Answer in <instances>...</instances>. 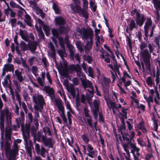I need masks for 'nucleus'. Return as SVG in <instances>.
<instances>
[{"mask_svg": "<svg viewBox=\"0 0 160 160\" xmlns=\"http://www.w3.org/2000/svg\"><path fill=\"white\" fill-rule=\"evenodd\" d=\"M24 113L23 111H21L19 118H16V124L12 125L11 129V131L12 130L14 131H16L17 130L18 128H19L20 124L21 125L22 131L24 140L25 147L28 152L30 153L31 152V150L33 148L32 142L29 140L30 126V125L27 124L24 125ZM10 128H11L10 127ZM11 132H12L11 131Z\"/></svg>", "mask_w": 160, "mask_h": 160, "instance_id": "obj_1", "label": "nucleus"}, {"mask_svg": "<svg viewBox=\"0 0 160 160\" xmlns=\"http://www.w3.org/2000/svg\"><path fill=\"white\" fill-rule=\"evenodd\" d=\"M76 32L79 33L82 39L87 40L86 44L84 47L85 53H87L91 50L93 45V31L90 28H78Z\"/></svg>", "mask_w": 160, "mask_h": 160, "instance_id": "obj_2", "label": "nucleus"}, {"mask_svg": "<svg viewBox=\"0 0 160 160\" xmlns=\"http://www.w3.org/2000/svg\"><path fill=\"white\" fill-rule=\"evenodd\" d=\"M6 118V126L5 129H11V120L12 118L11 113L8 108L0 110V128L2 131L4 129L5 118Z\"/></svg>", "mask_w": 160, "mask_h": 160, "instance_id": "obj_3", "label": "nucleus"}, {"mask_svg": "<svg viewBox=\"0 0 160 160\" xmlns=\"http://www.w3.org/2000/svg\"><path fill=\"white\" fill-rule=\"evenodd\" d=\"M106 103L108 108L110 110L112 109L114 114H116V112L115 110H118L119 109L122 108V112L123 113V115L126 116L127 115V111L128 108L124 109L123 107L122 108V105L119 103H116L112 100L109 99H105Z\"/></svg>", "mask_w": 160, "mask_h": 160, "instance_id": "obj_4", "label": "nucleus"}, {"mask_svg": "<svg viewBox=\"0 0 160 160\" xmlns=\"http://www.w3.org/2000/svg\"><path fill=\"white\" fill-rule=\"evenodd\" d=\"M128 136H129V135L126 133L122 135V139L124 142V143L122 144V146L127 154L130 155L129 151L130 146H131V144H133L134 143H132L131 141L132 139L131 138H128Z\"/></svg>", "mask_w": 160, "mask_h": 160, "instance_id": "obj_5", "label": "nucleus"}, {"mask_svg": "<svg viewBox=\"0 0 160 160\" xmlns=\"http://www.w3.org/2000/svg\"><path fill=\"white\" fill-rule=\"evenodd\" d=\"M151 54L147 49L143 50L141 52L142 57L145 63L146 69L149 71L150 70L151 68L150 64Z\"/></svg>", "mask_w": 160, "mask_h": 160, "instance_id": "obj_6", "label": "nucleus"}, {"mask_svg": "<svg viewBox=\"0 0 160 160\" xmlns=\"http://www.w3.org/2000/svg\"><path fill=\"white\" fill-rule=\"evenodd\" d=\"M82 85L85 91H87L90 96L92 97L93 96V88L91 82L86 78L81 80Z\"/></svg>", "mask_w": 160, "mask_h": 160, "instance_id": "obj_7", "label": "nucleus"}, {"mask_svg": "<svg viewBox=\"0 0 160 160\" xmlns=\"http://www.w3.org/2000/svg\"><path fill=\"white\" fill-rule=\"evenodd\" d=\"M43 90L48 94V95L50 97L52 102H54L56 105H57V102L58 101H60V103H62V102L60 99L55 98L54 94V91L52 88L49 86H46L44 87Z\"/></svg>", "mask_w": 160, "mask_h": 160, "instance_id": "obj_8", "label": "nucleus"}, {"mask_svg": "<svg viewBox=\"0 0 160 160\" xmlns=\"http://www.w3.org/2000/svg\"><path fill=\"white\" fill-rule=\"evenodd\" d=\"M32 98L33 102L35 103L34 105H38V107L43 109V106L45 105V103L42 96L39 94H34Z\"/></svg>", "mask_w": 160, "mask_h": 160, "instance_id": "obj_9", "label": "nucleus"}, {"mask_svg": "<svg viewBox=\"0 0 160 160\" xmlns=\"http://www.w3.org/2000/svg\"><path fill=\"white\" fill-rule=\"evenodd\" d=\"M70 6L71 10L74 12H80L85 19L88 18V13L86 11L87 9H82L79 5H77L76 6H74V5L72 4H70Z\"/></svg>", "mask_w": 160, "mask_h": 160, "instance_id": "obj_10", "label": "nucleus"}, {"mask_svg": "<svg viewBox=\"0 0 160 160\" xmlns=\"http://www.w3.org/2000/svg\"><path fill=\"white\" fill-rule=\"evenodd\" d=\"M130 148H131V153H132L134 160H139V158L142 156L139 153L140 148L137 146L135 143L131 144Z\"/></svg>", "mask_w": 160, "mask_h": 160, "instance_id": "obj_11", "label": "nucleus"}, {"mask_svg": "<svg viewBox=\"0 0 160 160\" xmlns=\"http://www.w3.org/2000/svg\"><path fill=\"white\" fill-rule=\"evenodd\" d=\"M111 81L110 78L105 77H103L99 81V84L104 91H108L109 88Z\"/></svg>", "mask_w": 160, "mask_h": 160, "instance_id": "obj_12", "label": "nucleus"}, {"mask_svg": "<svg viewBox=\"0 0 160 160\" xmlns=\"http://www.w3.org/2000/svg\"><path fill=\"white\" fill-rule=\"evenodd\" d=\"M34 143H35V149L38 154H40L42 157L45 158V153L46 152L48 153V151L43 146L41 147L40 148L39 145L38 143H36V140H34Z\"/></svg>", "mask_w": 160, "mask_h": 160, "instance_id": "obj_13", "label": "nucleus"}, {"mask_svg": "<svg viewBox=\"0 0 160 160\" xmlns=\"http://www.w3.org/2000/svg\"><path fill=\"white\" fill-rule=\"evenodd\" d=\"M41 140L45 146L48 147L49 148H53V144L51 138H47L46 136L42 135L41 137Z\"/></svg>", "mask_w": 160, "mask_h": 160, "instance_id": "obj_14", "label": "nucleus"}, {"mask_svg": "<svg viewBox=\"0 0 160 160\" xmlns=\"http://www.w3.org/2000/svg\"><path fill=\"white\" fill-rule=\"evenodd\" d=\"M38 129L34 126L32 127L31 128V133L34 138L37 141L39 142L41 141V137L43 134L39 131L37 132Z\"/></svg>", "mask_w": 160, "mask_h": 160, "instance_id": "obj_15", "label": "nucleus"}, {"mask_svg": "<svg viewBox=\"0 0 160 160\" xmlns=\"http://www.w3.org/2000/svg\"><path fill=\"white\" fill-rule=\"evenodd\" d=\"M57 105L59 110V113L62 118L64 123L67 122V119L65 116L64 110V108L63 105L62 103H60V101H58L57 102Z\"/></svg>", "mask_w": 160, "mask_h": 160, "instance_id": "obj_16", "label": "nucleus"}, {"mask_svg": "<svg viewBox=\"0 0 160 160\" xmlns=\"http://www.w3.org/2000/svg\"><path fill=\"white\" fill-rule=\"evenodd\" d=\"M152 22L150 18H147L144 27L145 35L146 37L148 35V30L151 27L152 28Z\"/></svg>", "mask_w": 160, "mask_h": 160, "instance_id": "obj_17", "label": "nucleus"}, {"mask_svg": "<svg viewBox=\"0 0 160 160\" xmlns=\"http://www.w3.org/2000/svg\"><path fill=\"white\" fill-rule=\"evenodd\" d=\"M63 85L66 87L67 90L71 93L72 96L74 98L76 94L75 90L72 86L69 85L68 80L65 79L64 81Z\"/></svg>", "mask_w": 160, "mask_h": 160, "instance_id": "obj_18", "label": "nucleus"}, {"mask_svg": "<svg viewBox=\"0 0 160 160\" xmlns=\"http://www.w3.org/2000/svg\"><path fill=\"white\" fill-rule=\"evenodd\" d=\"M22 141V140L19 139H16L14 141L12 151L13 153H15V156L18 153L19 150L18 145V144L20 143Z\"/></svg>", "mask_w": 160, "mask_h": 160, "instance_id": "obj_19", "label": "nucleus"}, {"mask_svg": "<svg viewBox=\"0 0 160 160\" xmlns=\"http://www.w3.org/2000/svg\"><path fill=\"white\" fill-rule=\"evenodd\" d=\"M99 103V102L97 100L95 99L94 100L93 105L94 108L92 110V112L95 119H96L98 118Z\"/></svg>", "mask_w": 160, "mask_h": 160, "instance_id": "obj_20", "label": "nucleus"}, {"mask_svg": "<svg viewBox=\"0 0 160 160\" xmlns=\"http://www.w3.org/2000/svg\"><path fill=\"white\" fill-rule=\"evenodd\" d=\"M136 21L137 24L140 27H142L143 24L145 21V18L144 15L142 14L136 17Z\"/></svg>", "mask_w": 160, "mask_h": 160, "instance_id": "obj_21", "label": "nucleus"}, {"mask_svg": "<svg viewBox=\"0 0 160 160\" xmlns=\"http://www.w3.org/2000/svg\"><path fill=\"white\" fill-rule=\"evenodd\" d=\"M87 151L88 152V153H87V154L90 157L93 158V156L95 153L93 150V148L91 145L90 144H88L87 145Z\"/></svg>", "mask_w": 160, "mask_h": 160, "instance_id": "obj_22", "label": "nucleus"}, {"mask_svg": "<svg viewBox=\"0 0 160 160\" xmlns=\"http://www.w3.org/2000/svg\"><path fill=\"white\" fill-rule=\"evenodd\" d=\"M70 69L72 70L76 71L78 75H81V68L79 64H78L76 65H72L70 66Z\"/></svg>", "mask_w": 160, "mask_h": 160, "instance_id": "obj_23", "label": "nucleus"}, {"mask_svg": "<svg viewBox=\"0 0 160 160\" xmlns=\"http://www.w3.org/2000/svg\"><path fill=\"white\" fill-rule=\"evenodd\" d=\"M128 27H129V29L130 30L131 32L134 29L137 28V24L136 23L134 20L133 19L130 20L129 21H128Z\"/></svg>", "mask_w": 160, "mask_h": 160, "instance_id": "obj_24", "label": "nucleus"}, {"mask_svg": "<svg viewBox=\"0 0 160 160\" xmlns=\"http://www.w3.org/2000/svg\"><path fill=\"white\" fill-rule=\"evenodd\" d=\"M38 44L37 41L31 42L28 44V49L32 52H34L37 49Z\"/></svg>", "mask_w": 160, "mask_h": 160, "instance_id": "obj_25", "label": "nucleus"}, {"mask_svg": "<svg viewBox=\"0 0 160 160\" xmlns=\"http://www.w3.org/2000/svg\"><path fill=\"white\" fill-rule=\"evenodd\" d=\"M3 68L7 72H12L13 73L14 71V66L12 64L7 63L4 66Z\"/></svg>", "mask_w": 160, "mask_h": 160, "instance_id": "obj_26", "label": "nucleus"}, {"mask_svg": "<svg viewBox=\"0 0 160 160\" xmlns=\"http://www.w3.org/2000/svg\"><path fill=\"white\" fill-rule=\"evenodd\" d=\"M55 21L57 25L60 26H63L66 23L65 20L61 17H56Z\"/></svg>", "mask_w": 160, "mask_h": 160, "instance_id": "obj_27", "label": "nucleus"}, {"mask_svg": "<svg viewBox=\"0 0 160 160\" xmlns=\"http://www.w3.org/2000/svg\"><path fill=\"white\" fill-rule=\"evenodd\" d=\"M15 74L14 75L16 76L18 80L20 82H22L24 80L23 77L22 75L21 72H20L18 69H16L15 71Z\"/></svg>", "mask_w": 160, "mask_h": 160, "instance_id": "obj_28", "label": "nucleus"}, {"mask_svg": "<svg viewBox=\"0 0 160 160\" xmlns=\"http://www.w3.org/2000/svg\"><path fill=\"white\" fill-rule=\"evenodd\" d=\"M25 18L24 21L26 23V24L30 27H32L33 26L32 23V20L30 16L28 14H26L25 15Z\"/></svg>", "mask_w": 160, "mask_h": 160, "instance_id": "obj_29", "label": "nucleus"}, {"mask_svg": "<svg viewBox=\"0 0 160 160\" xmlns=\"http://www.w3.org/2000/svg\"><path fill=\"white\" fill-rule=\"evenodd\" d=\"M34 108L35 110L34 113L35 114L34 118H37V119H38V118L40 117L39 112H41L42 110L43 109H42L41 108L38 107V105H34Z\"/></svg>", "mask_w": 160, "mask_h": 160, "instance_id": "obj_30", "label": "nucleus"}, {"mask_svg": "<svg viewBox=\"0 0 160 160\" xmlns=\"http://www.w3.org/2000/svg\"><path fill=\"white\" fill-rule=\"evenodd\" d=\"M68 48L70 53V58L73 59L74 58V53L75 52V48L71 45H67Z\"/></svg>", "mask_w": 160, "mask_h": 160, "instance_id": "obj_31", "label": "nucleus"}, {"mask_svg": "<svg viewBox=\"0 0 160 160\" xmlns=\"http://www.w3.org/2000/svg\"><path fill=\"white\" fill-rule=\"evenodd\" d=\"M22 94L24 100L27 102V101H30V98L29 97L28 93L27 91L25 90L23 91Z\"/></svg>", "mask_w": 160, "mask_h": 160, "instance_id": "obj_32", "label": "nucleus"}, {"mask_svg": "<svg viewBox=\"0 0 160 160\" xmlns=\"http://www.w3.org/2000/svg\"><path fill=\"white\" fill-rule=\"evenodd\" d=\"M137 126L138 128L141 130L142 132L144 133H146L147 132V130L144 127V122L143 121L140 122Z\"/></svg>", "mask_w": 160, "mask_h": 160, "instance_id": "obj_33", "label": "nucleus"}, {"mask_svg": "<svg viewBox=\"0 0 160 160\" xmlns=\"http://www.w3.org/2000/svg\"><path fill=\"white\" fill-rule=\"evenodd\" d=\"M131 33H129V35L128 36L127 34H126L125 33L124 35H125L126 38V41H127V44L128 45L129 48L130 49L132 50V42L131 41Z\"/></svg>", "mask_w": 160, "mask_h": 160, "instance_id": "obj_34", "label": "nucleus"}, {"mask_svg": "<svg viewBox=\"0 0 160 160\" xmlns=\"http://www.w3.org/2000/svg\"><path fill=\"white\" fill-rule=\"evenodd\" d=\"M41 60V62L43 64V67L46 68H48L49 63L47 58L44 56H42Z\"/></svg>", "mask_w": 160, "mask_h": 160, "instance_id": "obj_35", "label": "nucleus"}, {"mask_svg": "<svg viewBox=\"0 0 160 160\" xmlns=\"http://www.w3.org/2000/svg\"><path fill=\"white\" fill-rule=\"evenodd\" d=\"M29 3L31 5V7L33 9L37 12L40 8L36 3L33 1H29Z\"/></svg>", "mask_w": 160, "mask_h": 160, "instance_id": "obj_36", "label": "nucleus"}, {"mask_svg": "<svg viewBox=\"0 0 160 160\" xmlns=\"http://www.w3.org/2000/svg\"><path fill=\"white\" fill-rule=\"evenodd\" d=\"M154 100L156 105H159L160 104V97L159 93L158 91L155 92V95H154Z\"/></svg>", "mask_w": 160, "mask_h": 160, "instance_id": "obj_37", "label": "nucleus"}, {"mask_svg": "<svg viewBox=\"0 0 160 160\" xmlns=\"http://www.w3.org/2000/svg\"><path fill=\"white\" fill-rule=\"evenodd\" d=\"M95 2L94 0L93 1L92 0L89 1V8H91L92 11L93 12L96 11L97 8V6L95 4Z\"/></svg>", "mask_w": 160, "mask_h": 160, "instance_id": "obj_38", "label": "nucleus"}, {"mask_svg": "<svg viewBox=\"0 0 160 160\" xmlns=\"http://www.w3.org/2000/svg\"><path fill=\"white\" fill-rule=\"evenodd\" d=\"M9 4L11 7L12 8H18L21 10H24L22 8L12 1H10Z\"/></svg>", "mask_w": 160, "mask_h": 160, "instance_id": "obj_39", "label": "nucleus"}, {"mask_svg": "<svg viewBox=\"0 0 160 160\" xmlns=\"http://www.w3.org/2000/svg\"><path fill=\"white\" fill-rule=\"evenodd\" d=\"M36 28L37 31L38 32V36L39 38L41 39H44V35L41 28H38V27Z\"/></svg>", "mask_w": 160, "mask_h": 160, "instance_id": "obj_40", "label": "nucleus"}, {"mask_svg": "<svg viewBox=\"0 0 160 160\" xmlns=\"http://www.w3.org/2000/svg\"><path fill=\"white\" fill-rule=\"evenodd\" d=\"M114 68L113 70L114 71L115 73L116 74H118L120 76V72L119 70V66H118L117 64L116 60H115V62L113 63Z\"/></svg>", "mask_w": 160, "mask_h": 160, "instance_id": "obj_41", "label": "nucleus"}, {"mask_svg": "<svg viewBox=\"0 0 160 160\" xmlns=\"http://www.w3.org/2000/svg\"><path fill=\"white\" fill-rule=\"evenodd\" d=\"M76 45L77 48L79 49L81 52H82L83 51V44L80 41H77L76 42Z\"/></svg>", "mask_w": 160, "mask_h": 160, "instance_id": "obj_42", "label": "nucleus"}, {"mask_svg": "<svg viewBox=\"0 0 160 160\" xmlns=\"http://www.w3.org/2000/svg\"><path fill=\"white\" fill-rule=\"evenodd\" d=\"M32 71L33 74L36 78L39 76L38 74V69L36 66H33L32 67Z\"/></svg>", "mask_w": 160, "mask_h": 160, "instance_id": "obj_43", "label": "nucleus"}, {"mask_svg": "<svg viewBox=\"0 0 160 160\" xmlns=\"http://www.w3.org/2000/svg\"><path fill=\"white\" fill-rule=\"evenodd\" d=\"M52 8L55 12L57 14H59L60 12V9L59 8L58 5L55 3H53L52 5Z\"/></svg>", "mask_w": 160, "mask_h": 160, "instance_id": "obj_44", "label": "nucleus"}, {"mask_svg": "<svg viewBox=\"0 0 160 160\" xmlns=\"http://www.w3.org/2000/svg\"><path fill=\"white\" fill-rule=\"evenodd\" d=\"M20 48L23 51L27 50L28 49V45H27L24 42L22 41L20 43Z\"/></svg>", "mask_w": 160, "mask_h": 160, "instance_id": "obj_45", "label": "nucleus"}, {"mask_svg": "<svg viewBox=\"0 0 160 160\" xmlns=\"http://www.w3.org/2000/svg\"><path fill=\"white\" fill-rule=\"evenodd\" d=\"M87 73H88V75L90 77L92 78L94 77V71L92 68L89 67L87 69Z\"/></svg>", "mask_w": 160, "mask_h": 160, "instance_id": "obj_46", "label": "nucleus"}, {"mask_svg": "<svg viewBox=\"0 0 160 160\" xmlns=\"http://www.w3.org/2000/svg\"><path fill=\"white\" fill-rule=\"evenodd\" d=\"M58 54L60 56L61 58L63 60L64 57L67 56V53L65 52V51L62 50H58L57 51Z\"/></svg>", "mask_w": 160, "mask_h": 160, "instance_id": "obj_47", "label": "nucleus"}, {"mask_svg": "<svg viewBox=\"0 0 160 160\" xmlns=\"http://www.w3.org/2000/svg\"><path fill=\"white\" fill-rule=\"evenodd\" d=\"M81 138L86 144H88L89 141V137L86 134H82Z\"/></svg>", "mask_w": 160, "mask_h": 160, "instance_id": "obj_48", "label": "nucleus"}, {"mask_svg": "<svg viewBox=\"0 0 160 160\" xmlns=\"http://www.w3.org/2000/svg\"><path fill=\"white\" fill-rule=\"evenodd\" d=\"M155 8L156 9L160 10V1L158 0H153Z\"/></svg>", "mask_w": 160, "mask_h": 160, "instance_id": "obj_49", "label": "nucleus"}, {"mask_svg": "<svg viewBox=\"0 0 160 160\" xmlns=\"http://www.w3.org/2000/svg\"><path fill=\"white\" fill-rule=\"evenodd\" d=\"M126 128L123 125H121L118 129L119 132L121 133L122 135L125 133Z\"/></svg>", "mask_w": 160, "mask_h": 160, "instance_id": "obj_50", "label": "nucleus"}, {"mask_svg": "<svg viewBox=\"0 0 160 160\" xmlns=\"http://www.w3.org/2000/svg\"><path fill=\"white\" fill-rule=\"evenodd\" d=\"M27 32L26 31H23L20 29L19 30V34L22 39H25L26 37Z\"/></svg>", "mask_w": 160, "mask_h": 160, "instance_id": "obj_51", "label": "nucleus"}, {"mask_svg": "<svg viewBox=\"0 0 160 160\" xmlns=\"http://www.w3.org/2000/svg\"><path fill=\"white\" fill-rule=\"evenodd\" d=\"M152 120L153 121V124L154 125V130L156 132H157L158 127V120L156 119L154 117L152 119Z\"/></svg>", "mask_w": 160, "mask_h": 160, "instance_id": "obj_52", "label": "nucleus"}, {"mask_svg": "<svg viewBox=\"0 0 160 160\" xmlns=\"http://www.w3.org/2000/svg\"><path fill=\"white\" fill-rule=\"evenodd\" d=\"M83 58L84 60H86L89 63H91L92 61V57L88 55H84Z\"/></svg>", "mask_w": 160, "mask_h": 160, "instance_id": "obj_53", "label": "nucleus"}, {"mask_svg": "<svg viewBox=\"0 0 160 160\" xmlns=\"http://www.w3.org/2000/svg\"><path fill=\"white\" fill-rule=\"evenodd\" d=\"M143 96L144 99L146 100L147 102H153V97L149 95V97H147L145 95H144Z\"/></svg>", "mask_w": 160, "mask_h": 160, "instance_id": "obj_54", "label": "nucleus"}, {"mask_svg": "<svg viewBox=\"0 0 160 160\" xmlns=\"http://www.w3.org/2000/svg\"><path fill=\"white\" fill-rule=\"evenodd\" d=\"M146 82L147 84L149 86H152L154 83V81L152 80V78L151 76H149L147 78Z\"/></svg>", "mask_w": 160, "mask_h": 160, "instance_id": "obj_55", "label": "nucleus"}, {"mask_svg": "<svg viewBox=\"0 0 160 160\" xmlns=\"http://www.w3.org/2000/svg\"><path fill=\"white\" fill-rule=\"evenodd\" d=\"M85 117L87 118H88L91 117L90 115L89 114V110L87 107H85L83 109Z\"/></svg>", "mask_w": 160, "mask_h": 160, "instance_id": "obj_56", "label": "nucleus"}, {"mask_svg": "<svg viewBox=\"0 0 160 160\" xmlns=\"http://www.w3.org/2000/svg\"><path fill=\"white\" fill-rule=\"evenodd\" d=\"M21 64H22V67L24 68L25 69L29 71V67L26 64V60L23 58H22V62Z\"/></svg>", "mask_w": 160, "mask_h": 160, "instance_id": "obj_57", "label": "nucleus"}, {"mask_svg": "<svg viewBox=\"0 0 160 160\" xmlns=\"http://www.w3.org/2000/svg\"><path fill=\"white\" fill-rule=\"evenodd\" d=\"M38 77H37V79L38 82L39 83L40 86L42 87L44 86V80L42 78H41L39 77L38 76Z\"/></svg>", "mask_w": 160, "mask_h": 160, "instance_id": "obj_58", "label": "nucleus"}, {"mask_svg": "<svg viewBox=\"0 0 160 160\" xmlns=\"http://www.w3.org/2000/svg\"><path fill=\"white\" fill-rule=\"evenodd\" d=\"M140 13L139 11L136 9H134L131 12V15L133 16L135 15L136 17L138 16V15H140Z\"/></svg>", "mask_w": 160, "mask_h": 160, "instance_id": "obj_59", "label": "nucleus"}, {"mask_svg": "<svg viewBox=\"0 0 160 160\" xmlns=\"http://www.w3.org/2000/svg\"><path fill=\"white\" fill-rule=\"evenodd\" d=\"M36 13L38 14L39 13L40 16L42 18L45 17V13L43 12L42 9H39L36 12Z\"/></svg>", "mask_w": 160, "mask_h": 160, "instance_id": "obj_60", "label": "nucleus"}, {"mask_svg": "<svg viewBox=\"0 0 160 160\" xmlns=\"http://www.w3.org/2000/svg\"><path fill=\"white\" fill-rule=\"evenodd\" d=\"M82 1L83 9H88V1L87 0H82Z\"/></svg>", "mask_w": 160, "mask_h": 160, "instance_id": "obj_61", "label": "nucleus"}, {"mask_svg": "<svg viewBox=\"0 0 160 160\" xmlns=\"http://www.w3.org/2000/svg\"><path fill=\"white\" fill-rule=\"evenodd\" d=\"M36 58V57H32L29 59L28 61L29 63V65L31 66H32L33 65V62L35 61Z\"/></svg>", "mask_w": 160, "mask_h": 160, "instance_id": "obj_62", "label": "nucleus"}, {"mask_svg": "<svg viewBox=\"0 0 160 160\" xmlns=\"http://www.w3.org/2000/svg\"><path fill=\"white\" fill-rule=\"evenodd\" d=\"M59 40L60 47L64 49L65 48V46L63 39L62 38H60Z\"/></svg>", "mask_w": 160, "mask_h": 160, "instance_id": "obj_63", "label": "nucleus"}, {"mask_svg": "<svg viewBox=\"0 0 160 160\" xmlns=\"http://www.w3.org/2000/svg\"><path fill=\"white\" fill-rule=\"evenodd\" d=\"M17 21V19L15 18H12L10 20V22L12 27H15L16 26Z\"/></svg>", "mask_w": 160, "mask_h": 160, "instance_id": "obj_64", "label": "nucleus"}]
</instances>
